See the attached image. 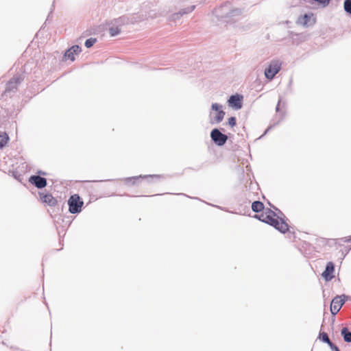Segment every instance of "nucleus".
Here are the masks:
<instances>
[{
    "mask_svg": "<svg viewBox=\"0 0 351 351\" xmlns=\"http://www.w3.org/2000/svg\"><path fill=\"white\" fill-rule=\"evenodd\" d=\"M282 63L279 60H272L268 67L265 71L266 78L272 80L275 75L280 71Z\"/></svg>",
    "mask_w": 351,
    "mask_h": 351,
    "instance_id": "obj_3",
    "label": "nucleus"
},
{
    "mask_svg": "<svg viewBox=\"0 0 351 351\" xmlns=\"http://www.w3.org/2000/svg\"><path fill=\"white\" fill-rule=\"evenodd\" d=\"M334 264L332 262H328L322 275L326 281H329L334 278Z\"/></svg>",
    "mask_w": 351,
    "mask_h": 351,
    "instance_id": "obj_9",
    "label": "nucleus"
},
{
    "mask_svg": "<svg viewBox=\"0 0 351 351\" xmlns=\"http://www.w3.org/2000/svg\"><path fill=\"white\" fill-rule=\"evenodd\" d=\"M344 304V300L340 296L334 298L330 304V311L332 315H336Z\"/></svg>",
    "mask_w": 351,
    "mask_h": 351,
    "instance_id": "obj_6",
    "label": "nucleus"
},
{
    "mask_svg": "<svg viewBox=\"0 0 351 351\" xmlns=\"http://www.w3.org/2000/svg\"><path fill=\"white\" fill-rule=\"evenodd\" d=\"M236 123H237V121H236V119L235 117H230L228 119V124L230 125V126H231L232 128L235 126L236 125Z\"/></svg>",
    "mask_w": 351,
    "mask_h": 351,
    "instance_id": "obj_21",
    "label": "nucleus"
},
{
    "mask_svg": "<svg viewBox=\"0 0 351 351\" xmlns=\"http://www.w3.org/2000/svg\"><path fill=\"white\" fill-rule=\"evenodd\" d=\"M29 181L38 189H42L47 186V180L39 176H31Z\"/></svg>",
    "mask_w": 351,
    "mask_h": 351,
    "instance_id": "obj_11",
    "label": "nucleus"
},
{
    "mask_svg": "<svg viewBox=\"0 0 351 351\" xmlns=\"http://www.w3.org/2000/svg\"><path fill=\"white\" fill-rule=\"evenodd\" d=\"M212 109L216 111V115L215 117V121L217 123L221 122L225 115V112L221 110V106L217 104H213L212 105Z\"/></svg>",
    "mask_w": 351,
    "mask_h": 351,
    "instance_id": "obj_12",
    "label": "nucleus"
},
{
    "mask_svg": "<svg viewBox=\"0 0 351 351\" xmlns=\"http://www.w3.org/2000/svg\"><path fill=\"white\" fill-rule=\"evenodd\" d=\"M315 1L319 2V3L322 4L323 5H326L330 2V0H315Z\"/></svg>",
    "mask_w": 351,
    "mask_h": 351,
    "instance_id": "obj_22",
    "label": "nucleus"
},
{
    "mask_svg": "<svg viewBox=\"0 0 351 351\" xmlns=\"http://www.w3.org/2000/svg\"><path fill=\"white\" fill-rule=\"evenodd\" d=\"M334 351H340L339 349L333 344V348H331Z\"/></svg>",
    "mask_w": 351,
    "mask_h": 351,
    "instance_id": "obj_23",
    "label": "nucleus"
},
{
    "mask_svg": "<svg viewBox=\"0 0 351 351\" xmlns=\"http://www.w3.org/2000/svg\"><path fill=\"white\" fill-rule=\"evenodd\" d=\"M9 141V136L5 132H0V149L7 145Z\"/></svg>",
    "mask_w": 351,
    "mask_h": 351,
    "instance_id": "obj_14",
    "label": "nucleus"
},
{
    "mask_svg": "<svg viewBox=\"0 0 351 351\" xmlns=\"http://www.w3.org/2000/svg\"><path fill=\"white\" fill-rule=\"evenodd\" d=\"M20 84V78L15 77L12 78L7 84L4 93H10V92H14L17 90L18 86Z\"/></svg>",
    "mask_w": 351,
    "mask_h": 351,
    "instance_id": "obj_8",
    "label": "nucleus"
},
{
    "mask_svg": "<svg viewBox=\"0 0 351 351\" xmlns=\"http://www.w3.org/2000/svg\"><path fill=\"white\" fill-rule=\"evenodd\" d=\"M96 42V39L95 38H89V39H87L85 42V46L87 47V48H89L90 47H92Z\"/></svg>",
    "mask_w": 351,
    "mask_h": 351,
    "instance_id": "obj_20",
    "label": "nucleus"
},
{
    "mask_svg": "<svg viewBox=\"0 0 351 351\" xmlns=\"http://www.w3.org/2000/svg\"><path fill=\"white\" fill-rule=\"evenodd\" d=\"M69 210L71 213H78L82 210L84 202L77 194L73 195L68 200Z\"/></svg>",
    "mask_w": 351,
    "mask_h": 351,
    "instance_id": "obj_2",
    "label": "nucleus"
},
{
    "mask_svg": "<svg viewBox=\"0 0 351 351\" xmlns=\"http://www.w3.org/2000/svg\"><path fill=\"white\" fill-rule=\"evenodd\" d=\"M351 243V235L349 237H343L338 239L337 244L339 245H343L345 243Z\"/></svg>",
    "mask_w": 351,
    "mask_h": 351,
    "instance_id": "obj_17",
    "label": "nucleus"
},
{
    "mask_svg": "<svg viewBox=\"0 0 351 351\" xmlns=\"http://www.w3.org/2000/svg\"><path fill=\"white\" fill-rule=\"evenodd\" d=\"M81 52V48L78 45L72 46L64 53V58L65 60H75V55Z\"/></svg>",
    "mask_w": 351,
    "mask_h": 351,
    "instance_id": "obj_10",
    "label": "nucleus"
},
{
    "mask_svg": "<svg viewBox=\"0 0 351 351\" xmlns=\"http://www.w3.org/2000/svg\"><path fill=\"white\" fill-rule=\"evenodd\" d=\"M252 209L255 213L263 212L265 210L263 204L260 201L254 202L252 204Z\"/></svg>",
    "mask_w": 351,
    "mask_h": 351,
    "instance_id": "obj_13",
    "label": "nucleus"
},
{
    "mask_svg": "<svg viewBox=\"0 0 351 351\" xmlns=\"http://www.w3.org/2000/svg\"><path fill=\"white\" fill-rule=\"evenodd\" d=\"M319 339L328 344V346L331 348H333V343L331 342V341L330 340L327 333L323 332H321L319 334Z\"/></svg>",
    "mask_w": 351,
    "mask_h": 351,
    "instance_id": "obj_16",
    "label": "nucleus"
},
{
    "mask_svg": "<svg viewBox=\"0 0 351 351\" xmlns=\"http://www.w3.org/2000/svg\"><path fill=\"white\" fill-rule=\"evenodd\" d=\"M243 97L241 95H232L228 100V106L235 110H239L243 106Z\"/></svg>",
    "mask_w": 351,
    "mask_h": 351,
    "instance_id": "obj_5",
    "label": "nucleus"
},
{
    "mask_svg": "<svg viewBox=\"0 0 351 351\" xmlns=\"http://www.w3.org/2000/svg\"><path fill=\"white\" fill-rule=\"evenodd\" d=\"M255 217L274 226L281 232L285 233L289 230L288 224L282 219L278 218L276 213L269 208L264 210L262 213L256 215Z\"/></svg>",
    "mask_w": 351,
    "mask_h": 351,
    "instance_id": "obj_1",
    "label": "nucleus"
},
{
    "mask_svg": "<svg viewBox=\"0 0 351 351\" xmlns=\"http://www.w3.org/2000/svg\"><path fill=\"white\" fill-rule=\"evenodd\" d=\"M109 32L111 36H114L119 34L120 29L118 27H111L109 29Z\"/></svg>",
    "mask_w": 351,
    "mask_h": 351,
    "instance_id": "obj_19",
    "label": "nucleus"
},
{
    "mask_svg": "<svg viewBox=\"0 0 351 351\" xmlns=\"http://www.w3.org/2000/svg\"><path fill=\"white\" fill-rule=\"evenodd\" d=\"M343 7L345 11L351 14V0H345Z\"/></svg>",
    "mask_w": 351,
    "mask_h": 351,
    "instance_id": "obj_18",
    "label": "nucleus"
},
{
    "mask_svg": "<svg viewBox=\"0 0 351 351\" xmlns=\"http://www.w3.org/2000/svg\"><path fill=\"white\" fill-rule=\"evenodd\" d=\"M210 137L212 140L219 146L223 145L228 139V136L222 134L218 129H213L212 130Z\"/></svg>",
    "mask_w": 351,
    "mask_h": 351,
    "instance_id": "obj_4",
    "label": "nucleus"
},
{
    "mask_svg": "<svg viewBox=\"0 0 351 351\" xmlns=\"http://www.w3.org/2000/svg\"><path fill=\"white\" fill-rule=\"evenodd\" d=\"M304 18L306 19V22L307 20L310 18V16H308V15H307V14H304Z\"/></svg>",
    "mask_w": 351,
    "mask_h": 351,
    "instance_id": "obj_24",
    "label": "nucleus"
},
{
    "mask_svg": "<svg viewBox=\"0 0 351 351\" xmlns=\"http://www.w3.org/2000/svg\"><path fill=\"white\" fill-rule=\"evenodd\" d=\"M341 334L343 337V339L346 342H351V332L347 328H343Z\"/></svg>",
    "mask_w": 351,
    "mask_h": 351,
    "instance_id": "obj_15",
    "label": "nucleus"
},
{
    "mask_svg": "<svg viewBox=\"0 0 351 351\" xmlns=\"http://www.w3.org/2000/svg\"><path fill=\"white\" fill-rule=\"evenodd\" d=\"M40 198L43 203L49 206H55L58 204V200L51 193H39Z\"/></svg>",
    "mask_w": 351,
    "mask_h": 351,
    "instance_id": "obj_7",
    "label": "nucleus"
}]
</instances>
